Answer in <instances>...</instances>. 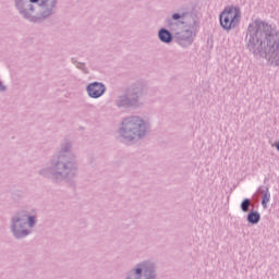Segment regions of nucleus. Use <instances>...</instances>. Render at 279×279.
I'll list each match as a JSON object with an SVG mask.
<instances>
[{"label": "nucleus", "instance_id": "nucleus-1", "mask_svg": "<svg viewBox=\"0 0 279 279\" xmlns=\"http://www.w3.org/2000/svg\"><path fill=\"white\" fill-rule=\"evenodd\" d=\"M245 49L254 58L267 60L279 66V31L276 24L256 19L248 24L244 38Z\"/></svg>", "mask_w": 279, "mask_h": 279}, {"label": "nucleus", "instance_id": "nucleus-2", "mask_svg": "<svg viewBox=\"0 0 279 279\" xmlns=\"http://www.w3.org/2000/svg\"><path fill=\"white\" fill-rule=\"evenodd\" d=\"M72 151L73 143L69 140L62 142L58 154L50 158V167L39 170V174L50 180L52 184H62V182L74 184L80 173V166Z\"/></svg>", "mask_w": 279, "mask_h": 279}, {"label": "nucleus", "instance_id": "nucleus-3", "mask_svg": "<svg viewBox=\"0 0 279 279\" xmlns=\"http://www.w3.org/2000/svg\"><path fill=\"white\" fill-rule=\"evenodd\" d=\"M14 8L24 21L40 24L56 14L58 0H14Z\"/></svg>", "mask_w": 279, "mask_h": 279}, {"label": "nucleus", "instance_id": "nucleus-4", "mask_svg": "<svg viewBox=\"0 0 279 279\" xmlns=\"http://www.w3.org/2000/svg\"><path fill=\"white\" fill-rule=\"evenodd\" d=\"M145 97H147V87L143 82L136 81L116 98L114 106L123 110H138L145 106Z\"/></svg>", "mask_w": 279, "mask_h": 279}, {"label": "nucleus", "instance_id": "nucleus-5", "mask_svg": "<svg viewBox=\"0 0 279 279\" xmlns=\"http://www.w3.org/2000/svg\"><path fill=\"white\" fill-rule=\"evenodd\" d=\"M147 130H149V123L138 116H131L123 119L118 134L124 143L132 145L143 141L147 136Z\"/></svg>", "mask_w": 279, "mask_h": 279}, {"label": "nucleus", "instance_id": "nucleus-6", "mask_svg": "<svg viewBox=\"0 0 279 279\" xmlns=\"http://www.w3.org/2000/svg\"><path fill=\"white\" fill-rule=\"evenodd\" d=\"M158 271L156 270V263L151 260H144L142 263L136 264L134 268H132L124 279H157Z\"/></svg>", "mask_w": 279, "mask_h": 279}, {"label": "nucleus", "instance_id": "nucleus-7", "mask_svg": "<svg viewBox=\"0 0 279 279\" xmlns=\"http://www.w3.org/2000/svg\"><path fill=\"white\" fill-rule=\"evenodd\" d=\"M220 27L225 32H230L235 27H239L241 23V8L239 7H226L223 11L219 14Z\"/></svg>", "mask_w": 279, "mask_h": 279}, {"label": "nucleus", "instance_id": "nucleus-8", "mask_svg": "<svg viewBox=\"0 0 279 279\" xmlns=\"http://www.w3.org/2000/svg\"><path fill=\"white\" fill-rule=\"evenodd\" d=\"M166 23L172 34H174V43H177V45H179L183 49H186L187 47H191V45H193V43L195 41V37L197 36L195 33L186 31L184 28L183 31H178L179 24L171 19H167Z\"/></svg>", "mask_w": 279, "mask_h": 279}, {"label": "nucleus", "instance_id": "nucleus-9", "mask_svg": "<svg viewBox=\"0 0 279 279\" xmlns=\"http://www.w3.org/2000/svg\"><path fill=\"white\" fill-rule=\"evenodd\" d=\"M171 21L183 25L185 31L196 34L199 32V16L195 12L173 13Z\"/></svg>", "mask_w": 279, "mask_h": 279}, {"label": "nucleus", "instance_id": "nucleus-10", "mask_svg": "<svg viewBox=\"0 0 279 279\" xmlns=\"http://www.w3.org/2000/svg\"><path fill=\"white\" fill-rule=\"evenodd\" d=\"M10 232L13 239H16V241L27 239V236L32 234V230L27 229L26 221L24 218H22L21 214L12 216L10 222Z\"/></svg>", "mask_w": 279, "mask_h": 279}, {"label": "nucleus", "instance_id": "nucleus-11", "mask_svg": "<svg viewBox=\"0 0 279 279\" xmlns=\"http://www.w3.org/2000/svg\"><path fill=\"white\" fill-rule=\"evenodd\" d=\"M86 93L90 99H99L106 94V85L101 82H93L86 86Z\"/></svg>", "mask_w": 279, "mask_h": 279}, {"label": "nucleus", "instance_id": "nucleus-12", "mask_svg": "<svg viewBox=\"0 0 279 279\" xmlns=\"http://www.w3.org/2000/svg\"><path fill=\"white\" fill-rule=\"evenodd\" d=\"M158 38L160 40V43H163L165 45H171L173 43V40H175V35L173 34V32L161 27L158 31Z\"/></svg>", "mask_w": 279, "mask_h": 279}, {"label": "nucleus", "instance_id": "nucleus-13", "mask_svg": "<svg viewBox=\"0 0 279 279\" xmlns=\"http://www.w3.org/2000/svg\"><path fill=\"white\" fill-rule=\"evenodd\" d=\"M247 223L251 226H256L260 223V213L258 210L251 209L246 216Z\"/></svg>", "mask_w": 279, "mask_h": 279}, {"label": "nucleus", "instance_id": "nucleus-14", "mask_svg": "<svg viewBox=\"0 0 279 279\" xmlns=\"http://www.w3.org/2000/svg\"><path fill=\"white\" fill-rule=\"evenodd\" d=\"M262 195V206L263 208H267V204H269L270 199H271V193H269V187L267 186H260L259 187Z\"/></svg>", "mask_w": 279, "mask_h": 279}, {"label": "nucleus", "instance_id": "nucleus-15", "mask_svg": "<svg viewBox=\"0 0 279 279\" xmlns=\"http://www.w3.org/2000/svg\"><path fill=\"white\" fill-rule=\"evenodd\" d=\"M72 64H74L76 66V69H78L80 71H82L85 75H88V73H90V71L88 70V68H86V63L84 62H80L77 61L76 58H72L71 59Z\"/></svg>", "mask_w": 279, "mask_h": 279}, {"label": "nucleus", "instance_id": "nucleus-16", "mask_svg": "<svg viewBox=\"0 0 279 279\" xmlns=\"http://www.w3.org/2000/svg\"><path fill=\"white\" fill-rule=\"evenodd\" d=\"M22 219H25L26 221V228H34L36 226V216L31 215H21Z\"/></svg>", "mask_w": 279, "mask_h": 279}, {"label": "nucleus", "instance_id": "nucleus-17", "mask_svg": "<svg viewBox=\"0 0 279 279\" xmlns=\"http://www.w3.org/2000/svg\"><path fill=\"white\" fill-rule=\"evenodd\" d=\"M250 206H252V199L250 198H244L240 204L242 213H250Z\"/></svg>", "mask_w": 279, "mask_h": 279}, {"label": "nucleus", "instance_id": "nucleus-18", "mask_svg": "<svg viewBox=\"0 0 279 279\" xmlns=\"http://www.w3.org/2000/svg\"><path fill=\"white\" fill-rule=\"evenodd\" d=\"M8 90V87L3 85V82L0 81V93H5Z\"/></svg>", "mask_w": 279, "mask_h": 279}]
</instances>
